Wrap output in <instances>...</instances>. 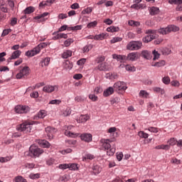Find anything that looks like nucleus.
Returning a JSON list of instances; mask_svg holds the SVG:
<instances>
[{
	"label": "nucleus",
	"mask_w": 182,
	"mask_h": 182,
	"mask_svg": "<svg viewBox=\"0 0 182 182\" xmlns=\"http://www.w3.org/2000/svg\"><path fill=\"white\" fill-rule=\"evenodd\" d=\"M21 53H22V52L21 50H16L14 51L11 56L10 58H9L8 61L9 60H12L13 59H18V58H19V56H21Z\"/></svg>",
	"instance_id": "obj_21"
},
{
	"label": "nucleus",
	"mask_w": 182,
	"mask_h": 182,
	"mask_svg": "<svg viewBox=\"0 0 182 182\" xmlns=\"http://www.w3.org/2000/svg\"><path fill=\"white\" fill-rule=\"evenodd\" d=\"M177 144V140L174 138H171L168 141V146H176Z\"/></svg>",
	"instance_id": "obj_40"
},
{
	"label": "nucleus",
	"mask_w": 182,
	"mask_h": 182,
	"mask_svg": "<svg viewBox=\"0 0 182 182\" xmlns=\"http://www.w3.org/2000/svg\"><path fill=\"white\" fill-rule=\"evenodd\" d=\"M56 132H57L56 129L52 127H47L46 128V133L49 140H52V139H53V135Z\"/></svg>",
	"instance_id": "obj_12"
},
{
	"label": "nucleus",
	"mask_w": 182,
	"mask_h": 182,
	"mask_svg": "<svg viewBox=\"0 0 182 182\" xmlns=\"http://www.w3.org/2000/svg\"><path fill=\"white\" fill-rule=\"evenodd\" d=\"M166 65V61L161 60L159 62L155 63L153 66H155L156 68H161L162 66H164Z\"/></svg>",
	"instance_id": "obj_36"
},
{
	"label": "nucleus",
	"mask_w": 182,
	"mask_h": 182,
	"mask_svg": "<svg viewBox=\"0 0 182 182\" xmlns=\"http://www.w3.org/2000/svg\"><path fill=\"white\" fill-rule=\"evenodd\" d=\"M114 90L117 92V93L123 94L127 89L126 83L124 82L119 81L114 84Z\"/></svg>",
	"instance_id": "obj_6"
},
{
	"label": "nucleus",
	"mask_w": 182,
	"mask_h": 182,
	"mask_svg": "<svg viewBox=\"0 0 182 182\" xmlns=\"http://www.w3.org/2000/svg\"><path fill=\"white\" fill-rule=\"evenodd\" d=\"M90 117L87 114L80 115L78 119H77V123H86L87 120H89Z\"/></svg>",
	"instance_id": "obj_18"
},
{
	"label": "nucleus",
	"mask_w": 182,
	"mask_h": 182,
	"mask_svg": "<svg viewBox=\"0 0 182 182\" xmlns=\"http://www.w3.org/2000/svg\"><path fill=\"white\" fill-rule=\"evenodd\" d=\"M149 132L151 133H159V128L154 127H150L148 128Z\"/></svg>",
	"instance_id": "obj_53"
},
{
	"label": "nucleus",
	"mask_w": 182,
	"mask_h": 182,
	"mask_svg": "<svg viewBox=\"0 0 182 182\" xmlns=\"http://www.w3.org/2000/svg\"><path fill=\"white\" fill-rule=\"evenodd\" d=\"M84 63H86V59L85 58H81L77 62V64L79 65V66H82V65Z\"/></svg>",
	"instance_id": "obj_61"
},
{
	"label": "nucleus",
	"mask_w": 182,
	"mask_h": 182,
	"mask_svg": "<svg viewBox=\"0 0 182 182\" xmlns=\"http://www.w3.org/2000/svg\"><path fill=\"white\" fill-rule=\"evenodd\" d=\"M48 15L49 13L45 12L42 14H40L34 18V19L37 20L38 22H45L48 19Z\"/></svg>",
	"instance_id": "obj_14"
},
{
	"label": "nucleus",
	"mask_w": 182,
	"mask_h": 182,
	"mask_svg": "<svg viewBox=\"0 0 182 182\" xmlns=\"http://www.w3.org/2000/svg\"><path fill=\"white\" fill-rule=\"evenodd\" d=\"M162 82L164 85H170V77H164L162 78Z\"/></svg>",
	"instance_id": "obj_54"
},
{
	"label": "nucleus",
	"mask_w": 182,
	"mask_h": 182,
	"mask_svg": "<svg viewBox=\"0 0 182 182\" xmlns=\"http://www.w3.org/2000/svg\"><path fill=\"white\" fill-rule=\"evenodd\" d=\"M89 99H90V100L92 102H97L98 100L97 96H96L95 94H90L89 95Z\"/></svg>",
	"instance_id": "obj_56"
},
{
	"label": "nucleus",
	"mask_w": 182,
	"mask_h": 182,
	"mask_svg": "<svg viewBox=\"0 0 182 182\" xmlns=\"http://www.w3.org/2000/svg\"><path fill=\"white\" fill-rule=\"evenodd\" d=\"M116 139L113 138L112 139H102V147L105 149V150H107V156H114V154L116 153V148L112 147L110 143H113Z\"/></svg>",
	"instance_id": "obj_2"
},
{
	"label": "nucleus",
	"mask_w": 182,
	"mask_h": 182,
	"mask_svg": "<svg viewBox=\"0 0 182 182\" xmlns=\"http://www.w3.org/2000/svg\"><path fill=\"white\" fill-rule=\"evenodd\" d=\"M143 46L141 41H131L127 45L128 50H139Z\"/></svg>",
	"instance_id": "obj_8"
},
{
	"label": "nucleus",
	"mask_w": 182,
	"mask_h": 182,
	"mask_svg": "<svg viewBox=\"0 0 182 182\" xmlns=\"http://www.w3.org/2000/svg\"><path fill=\"white\" fill-rule=\"evenodd\" d=\"M10 32H12V30L11 28L9 29H4L3 31V33L1 34V36H6V35H9Z\"/></svg>",
	"instance_id": "obj_58"
},
{
	"label": "nucleus",
	"mask_w": 182,
	"mask_h": 182,
	"mask_svg": "<svg viewBox=\"0 0 182 182\" xmlns=\"http://www.w3.org/2000/svg\"><path fill=\"white\" fill-rule=\"evenodd\" d=\"M53 35L54 36L53 37V39L54 41H56L58 39H68V34H65V33H59V31H57L55 33H53Z\"/></svg>",
	"instance_id": "obj_13"
},
{
	"label": "nucleus",
	"mask_w": 182,
	"mask_h": 182,
	"mask_svg": "<svg viewBox=\"0 0 182 182\" xmlns=\"http://www.w3.org/2000/svg\"><path fill=\"white\" fill-rule=\"evenodd\" d=\"M47 166H53V164H55V160L52 158H50L46 161Z\"/></svg>",
	"instance_id": "obj_59"
},
{
	"label": "nucleus",
	"mask_w": 182,
	"mask_h": 182,
	"mask_svg": "<svg viewBox=\"0 0 182 182\" xmlns=\"http://www.w3.org/2000/svg\"><path fill=\"white\" fill-rule=\"evenodd\" d=\"M45 46H46V44L45 43L39 44L33 50L26 52V56H28V58H32L33 56H35V55H38V53L41 52V48H45Z\"/></svg>",
	"instance_id": "obj_7"
},
{
	"label": "nucleus",
	"mask_w": 182,
	"mask_h": 182,
	"mask_svg": "<svg viewBox=\"0 0 182 182\" xmlns=\"http://www.w3.org/2000/svg\"><path fill=\"white\" fill-rule=\"evenodd\" d=\"M31 69L28 66H25L21 70H20L19 73L16 74V79H25L27 76H29Z\"/></svg>",
	"instance_id": "obj_9"
},
{
	"label": "nucleus",
	"mask_w": 182,
	"mask_h": 182,
	"mask_svg": "<svg viewBox=\"0 0 182 182\" xmlns=\"http://www.w3.org/2000/svg\"><path fill=\"white\" fill-rule=\"evenodd\" d=\"M55 89H58V87L52 85H46L43 87V90L46 93H52V92H55Z\"/></svg>",
	"instance_id": "obj_16"
},
{
	"label": "nucleus",
	"mask_w": 182,
	"mask_h": 182,
	"mask_svg": "<svg viewBox=\"0 0 182 182\" xmlns=\"http://www.w3.org/2000/svg\"><path fill=\"white\" fill-rule=\"evenodd\" d=\"M80 139L83 141H86L87 143H89L92 141V134H82L80 135Z\"/></svg>",
	"instance_id": "obj_15"
},
{
	"label": "nucleus",
	"mask_w": 182,
	"mask_h": 182,
	"mask_svg": "<svg viewBox=\"0 0 182 182\" xmlns=\"http://www.w3.org/2000/svg\"><path fill=\"white\" fill-rule=\"evenodd\" d=\"M114 93V88L112 87H108L106 90L104 91L103 95L105 97H107L110 96V95H113Z\"/></svg>",
	"instance_id": "obj_20"
},
{
	"label": "nucleus",
	"mask_w": 182,
	"mask_h": 182,
	"mask_svg": "<svg viewBox=\"0 0 182 182\" xmlns=\"http://www.w3.org/2000/svg\"><path fill=\"white\" fill-rule=\"evenodd\" d=\"M70 56H72V51L69 50H67L62 54V58H63V59H68V58H70Z\"/></svg>",
	"instance_id": "obj_32"
},
{
	"label": "nucleus",
	"mask_w": 182,
	"mask_h": 182,
	"mask_svg": "<svg viewBox=\"0 0 182 182\" xmlns=\"http://www.w3.org/2000/svg\"><path fill=\"white\" fill-rule=\"evenodd\" d=\"M55 0H47L46 1H42L40 3L39 6H49V5H52Z\"/></svg>",
	"instance_id": "obj_27"
},
{
	"label": "nucleus",
	"mask_w": 182,
	"mask_h": 182,
	"mask_svg": "<svg viewBox=\"0 0 182 182\" xmlns=\"http://www.w3.org/2000/svg\"><path fill=\"white\" fill-rule=\"evenodd\" d=\"M36 122L34 121H24L22 124L16 126V130L18 132H22V133H25L26 134H29V133H32V126Z\"/></svg>",
	"instance_id": "obj_1"
},
{
	"label": "nucleus",
	"mask_w": 182,
	"mask_h": 182,
	"mask_svg": "<svg viewBox=\"0 0 182 182\" xmlns=\"http://www.w3.org/2000/svg\"><path fill=\"white\" fill-rule=\"evenodd\" d=\"M156 150H170V145L161 144L155 147Z\"/></svg>",
	"instance_id": "obj_26"
},
{
	"label": "nucleus",
	"mask_w": 182,
	"mask_h": 182,
	"mask_svg": "<svg viewBox=\"0 0 182 182\" xmlns=\"http://www.w3.org/2000/svg\"><path fill=\"white\" fill-rule=\"evenodd\" d=\"M171 86L178 87V86H180V82L177 80H173L171 82Z\"/></svg>",
	"instance_id": "obj_64"
},
{
	"label": "nucleus",
	"mask_w": 182,
	"mask_h": 182,
	"mask_svg": "<svg viewBox=\"0 0 182 182\" xmlns=\"http://www.w3.org/2000/svg\"><path fill=\"white\" fill-rule=\"evenodd\" d=\"M58 168L60 170H66V168H69V164H61L58 166Z\"/></svg>",
	"instance_id": "obj_49"
},
{
	"label": "nucleus",
	"mask_w": 182,
	"mask_h": 182,
	"mask_svg": "<svg viewBox=\"0 0 182 182\" xmlns=\"http://www.w3.org/2000/svg\"><path fill=\"white\" fill-rule=\"evenodd\" d=\"M21 136H22V134L21 132H15L12 134L11 138L17 139L18 137H21Z\"/></svg>",
	"instance_id": "obj_62"
},
{
	"label": "nucleus",
	"mask_w": 182,
	"mask_h": 182,
	"mask_svg": "<svg viewBox=\"0 0 182 182\" xmlns=\"http://www.w3.org/2000/svg\"><path fill=\"white\" fill-rule=\"evenodd\" d=\"M24 15H29L35 12V8L33 6H28L24 11Z\"/></svg>",
	"instance_id": "obj_25"
},
{
	"label": "nucleus",
	"mask_w": 182,
	"mask_h": 182,
	"mask_svg": "<svg viewBox=\"0 0 182 182\" xmlns=\"http://www.w3.org/2000/svg\"><path fill=\"white\" fill-rule=\"evenodd\" d=\"M95 70H109V68L107 67L106 63H102L101 64H99L97 67H95Z\"/></svg>",
	"instance_id": "obj_17"
},
{
	"label": "nucleus",
	"mask_w": 182,
	"mask_h": 182,
	"mask_svg": "<svg viewBox=\"0 0 182 182\" xmlns=\"http://www.w3.org/2000/svg\"><path fill=\"white\" fill-rule=\"evenodd\" d=\"M72 43H73V39L72 38H68L64 42V45L66 48H68V46H70Z\"/></svg>",
	"instance_id": "obj_48"
},
{
	"label": "nucleus",
	"mask_w": 182,
	"mask_h": 182,
	"mask_svg": "<svg viewBox=\"0 0 182 182\" xmlns=\"http://www.w3.org/2000/svg\"><path fill=\"white\" fill-rule=\"evenodd\" d=\"M29 177L31 180H36V178H41V173H31Z\"/></svg>",
	"instance_id": "obj_43"
},
{
	"label": "nucleus",
	"mask_w": 182,
	"mask_h": 182,
	"mask_svg": "<svg viewBox=\"0 0 182 182\" xmlns=\"http://www.w3.org/2000/svg\"><path fill=\"white\" fill-rule=\"evenodd\" d=\"M68 168H70V170H77V164H69Z\"/></svg>",
	"instance_id": "obj_60"
},
{
	"label": "nucleus",
	"mask_w": 182,
	"mask_h": 182,
	"mask_svg": "<svg viewBox=\"0 0 182 182\" xmlns=\"http://www.w3.org/2000/svg\"><path fill=\"white\" fill-rule=\"evenodd\" d=\"M46 116V112L45 110H41L38 114H37V117L38 119H43Z\"/></svg>",
	"instance_id": "obj_38"
},
{
	"label": "nucleus",
	"mask_w": 182,
	"mask_h": 182,
	"mask_svg": "<svg viewBox=\"0 0 182 182\" xmlns=\"http://www.w3.org/2000/svg\"><path fill=\"white\" fill-rule=\"evenodd\" d=\"M50 62V58H46L43 60L41 61L40 66H41V68H43V66H48V65H49Z\"/></svg>",
	"instance_id": "obj_28"
},
{
	"label": "nucleus",
	"mask_w": 182,
	"mask_h": 182,
	"mask_svg": "<svg viewBox=\"0 0 182 182\" xmlns=\"http://www.w3.org/2000/svg\"><path fill=\"white\" fill-rule=\"evenodd\" d=\"M107 32H119V27L110 26L107 28Z\"/></svg>",
	"instance_id": "obj_42"
},
{
	"label": "nucleus",
	"mask_w": 182,
	"mask_h": 182,
	"mask_svg": "<svg viewBox=\"0 0 182 182\" xmlns=\"http://www.w3.org/2000/svg\"><path fill=\"white\" fill-rule=\"evenodd\" d=\"M125 69H126V70H128V71H130V72L136 71V68H134V66H132L130 65H127L125 66Z\"/></svg>",
	"instance_id": "obj_50"
},
{
	"label": "nucleus",
	"mask_w": 182,
	"mask_h": 182,
	"mask_svg": "<svg viewBox=\"0 0 182 182\" xmlns=\"http://www.w3.org/2000/svg\"><path fill=\"white\" fill-rule=\"evenodd\" d=\"M15 182H28L23 177L18 176L15 178Z\"/></svg>",
	"instance_id": "obj_46"
},
{
	"label": "nucleus",
	"mask_w": 182,
	"mask_h": 182,
	"mask_svg": "<svg viewBox=\"0 0 182 182\" xmlns=\"http://www.w3.org/2000/svg\"><path fill=\"white\" fill-rule=\"evenodd\" d=\"M123 41V38L120 37H114L111 40V43H116V42H122Z\"/></svg>",
	"instance_id": "obj_52"
},
{
	"label": "nucleus",
	"mask_w": 182,
	"mask_h": 182,
	"mask_svg": "<svg viewBox=\"0 0 182 182\" xmlns=\"http://www.w3.org/2000/svg\"><path fill=\"white\" fill-rule=\"evenodd\" d=\"M131 8L132 9H136V11H139V9H144V8H146V4H132L131 6Z\"/></svg>",
	"instance_id": "obj_23"
},
{
	"label": "nucleus",
	"mask_w": 182,
	"mask_h": 182,
	"mask_svg": "<svg viewBox=\"0 0 182 182\" xmlns=\"http://www.w3.org/2000/svg\"><path fill=\"white\" fill-rule=\"evenodd\" d=\"M92 171H93L94 174L96 176V175L99 174V173H100V171H102V168H100L97 165L94 166L92 168Z\"/></svg>",
	"instance_id": "obj_33"
},
{
	"label": "nucleus",
	"mask_w": 182,
	"mask_h": 182,
	"mask_svg": "<svg viewBox=\"0 0 182 182\" xmlns=\"http://www.w3.org/2000/svg\"><path fill=\"white\" fill-rule=\"evenodd\" d=\"M146 36L143 38V42L144 43H149V42H151V41L158 38L157 36V30H151L149 29L146 31Z\"/></svg>",
	"instance_id": "obj_4"
},
{
	"label": "nucleus",
	"mask_w": 182,
	"mask_h": 182,
	"mask_svg": "<svg viewBox=\"0 0 182 182\" xmlns=\"http://www.w3.org/2000/svg\"><path fill=\"white\" fill-rule=\"evenodd\" d=\"M149 92H147L146 90H141L139 92L140 97H145L146 99H147V97H149Z\"/></svg>",
	"instance_id": "obj_39"
},
{
	"label": "nucleus",
	"mask_w": 182,
	"mask_h": 182,
	"mask_svg": "<svg viewBox=\"0 0 182 182\" xmlns=\"http://www.w3.org/2000/svg\"><path fill=\"white\" fill-rule=\"evenodd\" d=\"M4 56H6V53L3 52L0 53V62H4L5 58Z\"/></svg>",
	"instance_id": "obj_63"
},
{
	"label": "nucleus",
	"mask_w": 182,
	"mask_h": 182,
	"mask_svg": "<svg viewBox=\"0 0 182 182\" xmlns=\"http://www.w3.org/2000/svg\"><path fill=\"white\" fill-rule=\"evenodd\" d=\"M62 101L60 100H53L50 101L49 105H60Z\"/></svg>",
	"instance_id": "obj_57"
},
{
	"label": "nucleus",
	"mask_w": 182,
	"mask_h": 182,
	"mask_svg": "<svg viewBox=\"0 0 182 182\" xmlns=\"http://www.w3.org/2000/svg\"><path fill=\"white\" fill-rule=\"evenodd\" d=\"M178 31H180V28L174 26V24H171L166 28H160L156 32L160 35H168L171 32H178Z\"/></svg>",
	"instance_id": "obj_3"
},
{
	"label": "nucleus",
	"mask_w": 182,
	"mask_h": 182,
	"mask_svg": "<svg viewBox=\"0 0 182 182\" xmlns=\"http://www.w3.org/2000/svg\"><path fill=\"white\" fill-rule=\"evenodd\" d=\"M168 3L174 5H181L182 0H168Z\"/></svg>",
	"instance_id": "obj_47"
},
{
	"label": "nucleus",
	"mask_w": 182,
	"mask_h": 182,
	"mask_svg": "<svg viewBox=\"0 0 182 182\" xmlns=\"http://www.w3.org/2000/svg\"><path fill=\"white\" fill-rule=\"evenodd\" d=\"M41 154H43V149L35 146L31 145L29 148V156L31 157H33L36 159V157H39Z\"/></svg>",
	"instance_id": "obj_5"
},
{
	"label": "nucleus",
	"mask_w": 182,
	"mask_h": 182,
	"mask_svg": "<svg viewBox=\"0 0 182 182\" xmlns=\"http://www.w3.org/2000/svg\"><path fill=\"white\" fill-rule=\"evenodd\" d=\"M65 136H69V137H77L79 136V134H75L68 130L65 131Z\"/></svg>",
	"instance_id": "obj_35"
},
{
	"label": "nucleus",
	"mask_w": 182,
	"mask_h": 182,
	"mask_svg": "<svg viewBox=\"0 0 182 182\" xmlns=\"http://www.w3.org/2000/svg\"><path fill=\"white\" fill-rule=\"evenodd\" d=\"M154 92H156V93H161V95H164L165 91L164 89H161V87H156L154 88Z\"/></svg>",
	"instance_id": "obj_44"
},
{
	"label": "nucleus",
	"mask_w": 182,
	"mask_h": 182,
	"mask_svg": "<svg viewBox=\"0 0 182 182\" xmlns=\"http://www.w3.org/2000/svg\"><path fill=\"white\" fill-rule=\"evenodd\" d=\"M107 77H109V79H117L119 77V75L116 73H109L106 75Z\"/></svg>",
	"instance_id": "obj_34"
},
{
	"label": "nucleus",
	"mask_w": 182,
	"mask_h": 182,
	"mask_svg": "<svg viewBox=\"0 0 182 182\" xmlns=\"http://www.w3.org/2000/svg\"><path fill=\"white\" fill-rule=\"evenodd\" d=\"M63 68H65L67 70H70V69L73 68V63H70L69 60H67L63 63Z\"/></svg>",
	"instance_id": "obj_22"
},
{
	"label": "nucleus",
	"mask_w": 182,
	"mask_h": 182,
	"mask_svg": "<svg viewBox=\"0 0 182 182\" xmlns=\"http://www.w3.org/2000/svg\"><path fill=\"white\" fill-rule=\"evenodd\" d=\"M40 144L42 147H44L46 149H49V147H50V144L49 143V141L45 139L41 140V141L40 142Z\"/></svg>",
	"instance_id": "obj_30"
},
{
	"label": "nucleus",
	"mask_w": 182,
	"mask_h": 182,
	"mask_svg": "<svg viewBox=\"0 0 182 182\" xmlns=\"http://www.w3.org/2000/svg\"><path fill=\"white\" fill-rule=\"evenodd\" d=\"M70 113H72V111L70 110V108H67L63 113V116L64 117H66L68 116H70Z\"/></svg>",
	"instance_id": "obj_51"
},
{
	"label": "nucleus",
	"mask_w": 182,
	"mask_h": 182,
	"mask_svg": "<svg viewBox=\"0 0 182 182\" xmlns=\"http://www.w3.org/2000/svg\"><path fill=\"white\" fill-rule=\"evenodd\" d=\"M112 58L113 59H117V60L122 62V60H124L126 55L113 54Z\"/></svg>",
	"instance_id": "obj_29"
},
{
	"label": "nucleus",
	"mask_w": 182,
	"mask_h": 182,
	"mask_svg": "<svg viewBox=\"0 0 182 182\" xmlns=\"http://www.w3.org/2000/svg\"><path fill=\"white\" fill-rule=\"evenodd\" d=\"M139 58H140V53H130L127 55V56L125 55L124 60H131V62H134V60H137Z\"/></svg>",
	"instance_id": "obj_11"
},
{
	"label": "nucleus",
	"mask_w": 182,
	"mask_h": 182,
	"mask_svg": "<svg viewBox=\"0 0 182 182\" xmlns=\"http://www.w3.org/2000/svg\"><path fill=\"white\" fill-rule=\"evenodd\" d=\"M139 137H141L142 139H148L149 138V134L141 131L139 132Z\"/></svg>",
	"instance_id": "obj_45"
},
{
	"label": "nucleus",
	"mask_w": 182,
	"mask_h": 182,
	"mask_svg": "<svg viewBox=\"0 0 182 182\" xmlns=\"http://www.w3.org/2000/svg\"><path fill=\"white\" fill-rule=\"evenodd\" d=\"M95 159V156L90 154H87L85 156V157L82 158L83 161H86V160H93Z\"/></svg>",
	"instance_id": "obj_41"
},
{
	"label": "nucleus",
	"mask_w": 182,
	"mask_h": 182,
	"mask_svg": "<svg viewBox=\"0 0 182 182\" xmlns=\"http://www.w3.org/2000/svg\"><path fill=\"white\" fill-rule=\"evenodd\" d=\"M110 102H111V105H112V106L114 105H117L118 103H120V98L115 97L110 100Z\"/></svg>",
	"instance_id": "obj_37"
},
{
	"label": "nucleus",
	"mask_w": 182,
	"mask_h": 182,
	"mask_svg": "<svg viewBox=\"0 0 182 182\" xmlns=\"http://www.w3.org/2000/svg\"><path fill=\"white\" fill-rule=\"evenodd\" d=\"M14 110L16 113H18L20 114L23 113H28L29 110H31V108L26 105H17L15 107Z\"/></svg>",
	"instance_id": "obj_10"
},
{
	"label": "nucleus",
	"mask_w": 182,
	"mask_h": 182,
	"mask_svg": "<svg viewBox=\"0 0 182 182\" xmlns=\"http://www.w3.org/2000/svg\"><path fill=\"white\" fill-rule=\"evenodd\" d=\"M141 56L142 58H144V59H151L152 55L151 53L149 52L148 50H144L141 52Z\"/></svg>",
	"instance_id": "obj_24"
},
{
	"label": "nucleus",
	"mask_w": 182,
	"mask_h": 182,
	"mask_svg": "<svg viewBox=\"0 0 182 182\" xmlns=\"http://www.w3.org/2000/svg\"><path fill=\"white\" fill-rule=\"evenodd\" d=\"M152 54L154 55L153 60H156V59H159V58H160V53H159L156 50L152 52Z\"/></svg>",
	"instance_id": "obj_55"
},
{
	"label": "nucleus",
	"mask_w": 182,
	"mask_h": 182,
	"mask_svg": "<svg viewBox=\"0 0 182 182\" xmlns=\"http://www.w3.org/2000/svg\"><path fill=\"white\" fill-rule=\"evenodd\" d=\"M106 38V34L105 33H101L99 35H96L94 36L95 41H103Z\"/></svg>",
	"instance_id": "obj_31"
},
{
	"label": "nucleus",
	"mask_w": 182,
	"mask_h": 182,
	"mask_svg": "<svg viewBox=\"0 0 182 182\" xmlns=\"http://www.w3.org/2000/svg\"><path fill=\"white\" fill-rule=\"evenodd\" d=\"M149 11L150 15H151L152 16L154 15H157L158 14L160 13V9L156 6L149 7Z\"/></svg>",
	"instance_id": "obj_19"
}]
</instances>
